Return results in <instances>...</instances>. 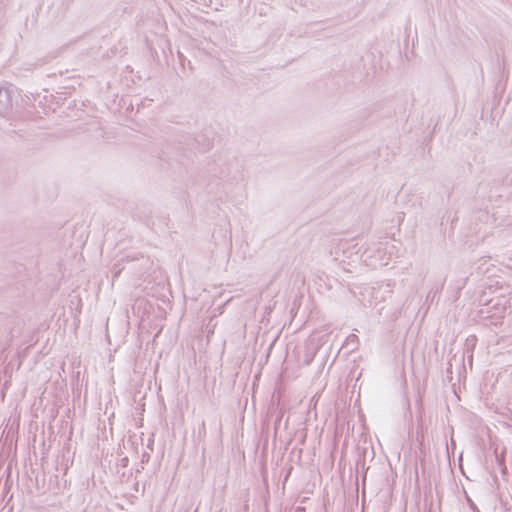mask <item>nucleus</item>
<instances>
[{
    "label": "nucleus",
    "mask_w": 512,
    "mask_h": 512,
    "mask_svg": "<svg viewBox=\"0 0 512 512\" xmlns=\"http://www.w3.org/2000/svg\"><path fill=\"white\" fill-rule=\"evenodd\" d=\"M11 107V98L8 89L0 87V113H5Z\"/></svg>",
    "instance_id": "f03ea898"
},
{
    "label": "nucleus",
    "mask_w": 512,
    "mask_h": 512,
    "mask_svg": "<svg viewBox=\"0 0 512 512\" xmlns=\"http://www.w3.org/2000/svg\"><path fill=\"white\" fill-rule=\"evenodd\" d=\"M140 257H143L140 253H134V254H127L123 257H121L117 263L114 264L113 268H112V279L114 280L115 278H117L121 271L124 270V266H121V263L122 262H133V261H136V260H139Z\"/></svg>",
    "instance_id": "f257e3e1"
},
{
    "label": "nucleus",
    "mask_w": 512,
    "mask_h": 512,
    "mask_svg": "<svg viewBox=\"0 0 512 512\" xmlns=\"http://www.w3.org/2000/svg\"><path fill=\"white\" fill-rule=\"evenodd\" d=\"M477 338L475 335H471L466 339V345H471L474 347L476 345Z\"/></svg>",
    "instance_id": "7ed1b4c3"
},
{
    "label": "nucleus",
    "mask_w": 512,
    "mask_h": 512,
    "mask_svg": "<svg viewBox=\"0 0 512 512\" xmlns=\"http://www.w3.org/2000/svg\"><path fill=\"white\" fill-rule=\"evenodd\" d=\"M472 359H473V356H472V354H471V355L469 356V358H468V361H469L470 365L472 364Z\"/></svg>",
    "instance_id": "423d86ee"
},
{
    "label": "nucleus",
    "mask_w": 512,
    "mask_h": 512,
    "mask_svg": "<svg viewBox=\"0 0 512 512\" xmlns=\"http://www.w3.org/2000/svg\"><path fill=\"white\" fill-rule=\"evenodd\" d=\"M149 459H150V455L147 452H144L141 456V463L142 464L148 463Z\"/></svg>",
    "instance_id": "20e7f679"
},
{
    "label": "nucleus",
    "mask_w": 512,
    "mask_h": 512,
    "mask_svg": "<svg viewBox=\"0 0 512 512\" xmlns=\"http://www.w3.org/2000/svg\"><path fill=\"white\" fill-rule=\"evenodd\" d=\"M202 432L205 434V423L204 422H202V426H201V429L199 430V434H201Z\"/></svg>",
    "instance_id": "39448f33"
},
{
    "label": "nucleus",
    "mask_w": 512,
    "mask_h": 512,
    "mask_svg": "<svg viewBox=\"0 0 512 512\" xmlns=\"http://www.w3.org/2000/svg\"><path fill=\"white\" fill-rule=\"evenodd\" d=\"M458 459H459V461L462 460V453L459 455Z\"/></svg>",
    "instance_id": "9d476101"
},
{
    "label": "nucleus",
    "mask_w": 512,
    "mask_h": 512,
    "mask_svg": "<svg viewBox=\"0 0 512 512\" xmlns=\"http://www.w3.org/2000/svg\"><path fill=\"white\" fill-rule=\"evenodd\" d=\"M208 149H209V145H207V148H203L201 151H202V152H205V151H206V150H208Z\"/></svg>",
    "instance_id": "6e6552de"
},
{
    "label": "nucleus",
    "mask_w": 512,
    "mask_h": 512,
    "mask_svg": "<svg viewBox=\"0 0 512 512\" xmlns=\"http://www.w3.org/2000/svg\"><path fill=\"white\" fill-rule=\"evenodd\" d=\"M145 42H146L147 46H150L148 38L145 39ZM149 48L152 49L151 47H149Z\"/></svg>",
    "instance_id": "0eeeda50"
},
{
    "label": "nucleus",
    "mask_w": 512,
    "mask_h": 512,
    "mask_svg": "<svg viewBox=\"0 0 512 512\" xmlns=\"http://www.w3.org/2000/svg\"><path fill=\"white\" fill-rule=\"evenodd\" d=\"M408 41H409V34H407V37H406V39H405V42H407V43H408Z\"/></svg>",
    "instance_id": "1a4fd4ad"
}]
</instances>
